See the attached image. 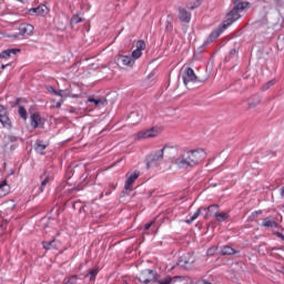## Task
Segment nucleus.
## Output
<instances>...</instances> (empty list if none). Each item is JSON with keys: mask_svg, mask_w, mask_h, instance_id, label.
Wrapping results in <instances>:
<instances>
[{"mask_svg": "<svg viewBox=\"0 0 284 284\" xmlns=\"http://www.w3.org/2000/svg\"><path fill=\"white\" fill-rule=\"evenodd\" d=\"M181 265H192L194 263V257H192V254L186 253L180 258Z\"/></svg>", "mask_w": 284, "mask_h": 284, "instance_id": "23", "label": "nucleus"}, {"mask_svg": "<svg viewBox=\"0 0 284 284\" xmlns=\"http://www.w3.org/2000/svg\"><path fill=\"white\" fill-rule=\"evenodd\" d=\"M261 103V95H253L247 100L248 108H256Z\"/></svg>", "mask_w": 284, "mask_h": 284, "instance_id": "24", "label": "nucleus"}, {"mask_svg": "<svg viewBox=\"0 0 284 284\" xmlns=\"http://www.w3.org/2000/svg\"><path fill=\"white\" fill-rule=\"evenodd\" d=\"M154 136H159V129L151 128L149 130H142L138 132L136 139L141 141V139H154Z\"/></svg>", "mask_w": 284, "mask_h": 284, "instance_id": "6", "label": "nucleus"}, {"mask_svg": "<svg viewBox=\"0 0 284 284\" xmlns=\"http://www.w3.org/2000/svg\"><path fill=\"white\" fill-rule=\"evenodd\" d=\"M153 225H154V221H151V222H149V223H146V224L144 225V230L148 231V230H150V227H152Z\"/></svg>", "mask_w": 284, "mask_h": 284, "instance_id": "40", "label": "nucleus"}, {"mask_svg": "<svg viewBox=\"0 0 284 284\" xmlns=\"http://www.w3.org/2000/svg\"><path fill=\"white\" fill-rule=\"evenodd\" d=\"M136 50H140V51L143 52V50H145V41L139 40V41L136 42Z\"/></svg>", "mask_w": 284, "mask_h": 284, "instance_id": "34", "label": "nucleus"}, {"mask_svg": "<svg viewBox=\"0 0 284 284\" xmlns=\"http://www.w3.org/2000/svg\"><path fill=\"white\" fill-rule=\"evenodd\" d=\"M234 254H239V251L232 248V246H230V245H225L221 250V255L222 256H232Z\"/></svg>", "mask_w": 284, "mask_h": 284, "instance_id": "21", "label": "nucleus"}, {"mask_svg": "<svg viewBox=\"0 0 284 284\" xmlns=\"http://www.w3.org/2000/svg\"><path fill=\"white\" fill-rule=\"evenodd\" d=\"M11 150H17V144H12Z\"/></svg>", "mask_w": 284, "mask_h": 284, "instance_id": "50", "label": "nucleus"}, {"mask_svg": "<svg viewBox=\"0 0 284 284\" xmlns=\"http://www.w3.org/2000/svg\"><path fill=\"white\" fill-rule=\"evenodd\" d=\"M48 92H50L51 94H57V90L54 89V87H48L47 88Z\"/></svg>", "mask_w": 284, "mask_h": 284, "instance_id": "41", "label": "nucleus"}, {"mask_svg": "<svg viewBox=\"0 0 284 284\" xmlns=\"http://www.w3.org/2000/svg\"><path fill=\"white\" fill-rule=\"evenodd\" d=\"M8 141L10 143H17V141H19V138L14 136V135H8Z\"/></svg>", "mask_w": 284, "mask_h": 284, "instance_id": "39", "label": "nucleus"}, {"mask_svg": "<svg viewBox=\"0 0 284 284\" xmlns=\"http://www.w3.org/2000/svg\"><path fill=\"white\" fill-rule=\"evenodd\" d=\"M230 55H231V57H235V55H236V49H232V50L230 51Z\"/></svg>", "mask_w": 284, "mask_h": 284, "instance_id": "43", "label": "nucleus"}, {"mask_svg": "<svg viewBox=\"0 0 284 284\" xmlns=\"http://www.w3.org/2000/svg\"><path fill=\"white\" fill-rule=\"evenodd\" d=\"M88 102L93 103L95 108H101L108 103V100L105 98H89Z\"/></svg>", "mask_w": 284, "mask_h": 284, "instance_id": "19", "label": "nucleus"}, {"mask_svg": "<svg viewBox=\"0 0 284 284\" xmlns=\"http://www.w3.org/2000/svg\"><path fill=\"white\" fill-rule=\"evenodd\" d=\"M99 274V270L93 268L89 272L88 276L90 277V281H94L97 278V275Z\"/></svg>", "mask_w": 284, "mask_h": 284, "instance_id": "32", "label": "nucleus"}, {"mask_svg": "<svg viewBox=\"0 0 284 284\" xmlns=\"http://www.w3.org/2000/svg\"><path fill=\"white\" fill-rule=\"evenodd\" d=\"M8 65H10V64H2L1 70H6L8 68Z\"/></svg>", "mask_w": 284, "mask_h": 284, "instance_id": "48", "label": "nucleus"}, {"mask_svg": "<svg viewBox=\"0 0 284 284\" xmlns=\"http://www.w3.org/2000/svg\"><path fill=\"white\" fill-rule=\"evenodd\" d=\"M43 176H45V172L41 175V179H43Z\"/></svg>", "mask_w": 284, "mask_h": 284, "instance_id": "52", "label": "nucleus"}, {"mask_svg": "<svg viewBox=\"0 0 284 284\" xmlns=\"http://www.w3.org/2000/svg\"><path fill=\"white\" fill-rule=\"evenodd\" d=\"M233 3H243L241 0H233Z\"/></svg>", "mask_w": 284, "mask_h": 284, "instance_id": "49", "label": "nucleus"}, {"mask_svg": "<svg viewBox=\"0 0 284 284\" xmlns=\"http://www.w3.org/2000/svg\"><path fill=\"white\" fill-rule=\"evenodd\" d=\"M143 55V51L139 50V49H135L133 52H132V59L133 61H135L136 59H141V57Z\"/></svg>", "mask_w": 284, "mask_h": 284, "instance_id": "31", "label": "nucleus"}, {"mask_svg": "<svg viewBox=\"0 0 284 284\" xmlns=\"http://www.w3.org/2000/svg\"><path fill=\"white\" fill-rule=\"evenodd\" d=\"M280 194H281L282 199H284V186L281 187Z\"/></svg>", "mask_w": 284, "mask_h": 284, "instance_id": "45", "label": "nucleus"}, {"mask_svg": "<svg viewBox=\"0 0 284 284\" xmlns=\"http://www.w3.org/2000/svg\"><path fill=\"white\" fill-rule=\"evenodd\" d=\"M276 235L278 236V239H282V241H284V235H283V233L277 232Z\"/></svg>", "mask_w": 284, "mask_h": 284, "instance_id": "44", "label": "nucleus"}, {"mask_svg": "<svg viewBox=\"0 0 284 284\" xmlns=\"http://www.w3.org/2000/svg\"><path fill=\"white\" fill-rule=\"evenodd\" d=\"M118 63H122V65H128L129 68H132L134 65V59L130 55H120L116 59Z\"/></svg>", "mask_w": 284, "mask_h": 284, "instance_id": "16", "label": "nucleus"}, {"mask_svg": "<svg viewBox=\"0 0 284 284\" xmlns=\"http://www.w3.org/2000/svg\"><path fill=\"white\" fill-rule=\"evenodd\" d=\"M172 22H170V20H166V30H172Z\"/></svg>", "mask_w": 284, "mask_h": 284, "instance_id": "42", "label": "nucleus"}, {"mask_svg": "<svg viewBox=\"0 0 284 284\" xmlns=\"http://www.w3.org/2000/svg\"><path fill=\"white\" fill-rule=\"evenodd\" d=\"M136 115H139V113L132 112V113L130 114V119H133V116H136Z\"/></svg>", "mask_w": 284, "mask_h": 284, "instance_id": "46", "label": "nucleus"}, {"mask_svg": "<svg viewBox=\"0 0 284 284\" xmlns=\"http://www.w3.org/2000/svg\"><path fill=\"white\" fill-rule=\"evenodd\" d=\"M18 1H21V2H23V0H18Z\"/></svg>", "mask_w": 284, "mask_h": 284, "instance_id": "56", "label": "nucleus"}, {"mask_svg": "<svg viewBox=\"0 0 284 284\" xmlns=\"http://www.w3.org/2000/svg\"><path fill=\"white\" fill-rule=\"evenodd\" d=\"M30 14H36L37 17H45L48 14V7L44 4H41L37 8H31L29 10Z\"/></svg>", "mask_w": 284, "mask_h": 284, "instance_id": "13", "label": "nucleus"}, {"mask_svg": "<svg viewBox=\"0 0 284 284\" xmlns=\"http://www.w3.org/2000/svg\"><path fill=\"white\" fill-rule=\"evenodd\" d=\"M8 194H10V185H8V181L4 180L0 182V199L8 196Z\"/></svg>", "mask_w": 284, "mask_h": 284, "instance_id": "20", "label": "nucleus"}, {"mask_svg": "<svg viewBox=\"0 0 284 284\" xmlns=\"http://www.w3.org/2000/svg\"><path fill=\"white\" fill-rule=\"evenodd\" d=\"M262 227L276 229L278 227V223L276 222V220H274L273 216H267L263 220Z\"/></svg>", "mask_w": 284, "mask_h": 284, "instance_id": "15", "label": "nucleus"}, {"mask_svg": "<svg viewBox=\"0 0 284 284\" xmlns=\"http://www.w3.org/2000/svg\"><path fill=\"white\" fill-rule=\"evenodd\" d=\"M83 22V19H81L78 14H74L72 18H71V26H77L78 23H81Z\"/></svg>", "mask_w": 284, "mask_h": 284, "instance_id": "30", "label": "nucleus"}, {"mask_svg": "<svg viewBox=\"0 0 284 284\" xmlns=\"http://www.w3.org/2000/svg\"><path fill=\"white\" fill-rule=\"evenodd\" d=\"M281 272H282V274H284V266L282 267V271H281Z\"/></svg>", "mask_w": 284, "mask_h": 284, "instance_id": "53", "label": "nucleus"}, {"mask_svg": "<svg viewBox=\"0 0 284 284\" xmlns=\"http://www.w3.org/2000/svg\"><path fill=\"white\" fill-rule=\"evenodd\" d=\"M34 27L32 24H21L19 28V34L26 37V34H32Z\"/></svg>", "mask_w": 284, "mask_h": 284, "instance_id": "17", "label": "nucleus"}, {"mask_svg": "<svg viewBox=\"0 0 284 284\" xmlns=\"http://www.w3.org/2000/svg\"><path fill=\"white\" fill-rule=\"evenodd\" d=\"M219 250L217 246H212L206 251L207 256H214L216 254V251Z\"/></svg>", "mask_w": 284, "mask_h": 284, "instance_id": "35", "label": "nucleus"}, {"mask_svg": "<svg viewBox=\"0 0 284 284\" xmlns=\"http://www.w3.org/2000/svg\"><path fill=\"white\" fill-rule=\"evenodd\" d=\"M163 154H165V148L155 151L148 155V166L154 165V163H160V161L163 159Z\"/></svg>", "mask_w": 284, "mask_h": 284, "instance_id": "7", "label": "nucleus"}, {"mask_svg": "<svg viewBox=\"0 0 284 284\" xmlns=\"http://www.w3.org/2000/svg\"><path fill=\"white\" fill-rule=\"evenodd\" d=\"M201 214H203V207H200L189 220H185V223L189 225L194 223V221H196Z\"/></svg>", "mask_w": 284, "mask_h": 284, "instance_id": "25", "label": "nucleus"}, {"mask_svg": "<svg viewBox=\"0 0 284 284\" xmlns=\"http://www.w3.org/2000/svg\"><path fill=\"white\" fill-rule=\"evenodd\" d=\"M227 219H230V214L225 213V212H221V213H216L215 215V220L219 223H223L224 221H227Z\"/></svg>", "mask_w": 284, "mask_h": 284, "instance_id": "27", "label": "nucleus"}, {"mask_svg": "<svg viewBox=\"0 0 284 284\" xmlns=\"http://www.w3.org/2000/svg\"><path fill=\"white\" fill-rule=\"evenodd\" d=\"M257 214H261V211H258Z\"/></svg>", "mask_w": 284, "mask_h": 284, "instance_id": "55", "label": "nucleus"}, {"mask_svg": "<svg viewBox=\"0 0 284 284\" xmlns=\"http://www.w3.org/2000/svg\"><path fill=\"white\" fill-rule=\"evenodd\" d=\"M225 30L227 29L223 28V24H221L217 29L213 30L210 33L209 38L205 40L204 42L205 45H210V43H214V41L217 40L221 37V34L225 32Z\"/></svg>", "mask_w": 284, "mask_h": 284, "instance_id": "8", "label": "nucleus"}, {"mask_svg": "<svg viewBox=\"0 0 284 284\" xmlns=\"http://www.w3.org/2000/svg\"><path fill=\"white\" fill-rule=\"evenodd\" d=\"M55 108H61V102H58V103L55 104Z\"/></svg>", "mask_w": 284, "mask_h": 284, "instance_id": "51", "label": "nucleus"}, {"mask_svg": "<svg viewBox=\"0 0 284 284\" xmlns=\"http://www.w3.org/2000/svg\"><path fill=\"white\" fill-rule=\"evenodd\" d=\"M42 246L44 250H57V241H44L42 242Z\"/></svg>", "mask_w": 284, "mask_h": 284, "instance_id": "26", "label": "nucleus"}, {"mask_svg": "<svg viewBox=\"0 0 284 284\" xmlns=\"http://www.w3.org/2000/svg\"><path fill=\"white\" fill-rule=\"evenodd\" d=\"M178 19H180L182 23H190L192 21V13H190L186 8L179 7Z\"/></svg>", "mask_w": 284, "mask_h": 284, "instance_id": "9", "label": "nucleus"}, {"mask_svg": "<svg viewBox=\"0 0 284 284\" xmlns=\"http://www.w3.org/2000/svg\"><path fill=\"white\" fill-rule=\"evenodd\" d=\"M39 125H41V115L39 113H33L31 115V128H33V130H37Z\"/></svg>", "mask_w": 284, "mask_h": 284, "instance_id": "22", "label": "nucleus"}, {"mask_svg": "<svg viewBox=\"0 0 284 284\" xmlns=\"http://www.w3.org/2000/svg\"><path fill=\"white\" fill-rule=\"evenodd\" d=\"M274 83H276V80H271V81H268V82L264 85V90H270V88H272V85H274Z\"/></svg>", "mask_w": 284, "mask_h": 284, "instance_id": "38", "label": "nucleus"}, {"mask_svg": "<svg viewBox=\"0 0 284 284\" xmlns=\"http://www.w3.org/2000/svg\"><path fill=\"white\" fill-rule=\"evenodd\" d=\"M233 8L232 10L226 14L222 26L224 29H229L230 26H232V23H235V21H239V19L241 18V12H243V10H246V8H250V2L247 1H243V2H233Z\"/></svg>", "mask_w": 284, "mask_h": 284, "instance_id": "2", "label": "nucleus"}, {"mask_svg": "<svg viewBox=\"0 0 284 284\" xmlns=\"http://www.w3.org/2000/svg\"><path fill=\"white\" fill-rule=\"evenodd\" d=\"M50 183V175H45L44 179L41 182V185L39 187L40 192H43L45 190V185Z\"/></svg>", "mask_w": 284, "mask_h": 284, "instance_id": "29", "label": "nucleus"}, {"mask_svg": "<svg viewBox=\"0 0 284 284\" xmlns=\"http://www.w3.org/2000/svg\"><path fill=\"white\" fill-rule=\"evenodd\" d=\"M139 179V172H134L132 174L128 173L126 174V181L124 184V190L132 192V185H134V182Z\"/></svg>", "mask_w": 284, "mask_h": 284, "instance_id": "10", "label": "nucleus"}, {"mask_svg": "<svg viewBox=\"0 0 284 284\" xmlns=\"http://www.w3.org/2000/svg\"><path fill=\"white\" fill-rule=\"evenodd\" d=\"M19 52H21L19 49H7L0 53V58L10 59V57H16Z\"/></svg>", "mask_w": 284, "mask_h": 284, "instance_id": "18", "label": "nucleus"}, {"mask_svg": "<svg viewBox=\"0 0 284 284\" xmlns=\"http://www.w3.org/2000/svg\"><path fill=\"white\" fill-rule=\"evenodd\" d=\"M257 214H261V211H258Z\"/></svg>", "mask_w": 284, "mask_h": 284, "instance_id": "54", "label": "nucleus"}, {"mask_svg": "<svg viewBox=\"0 0 284 284\" xmlns=\"http://www.w3.org/2000/svg\"><path fill=\"white\" fill-rule=\"evenodd\" d=\"M78 281H79V276L72 275L71 277H69V280L64 284H77Z\"/></svg>", "mask_w": 284, "mask_h": 284, "instance_id": "36", "label": "nucleus"}, {"mask_svg": "<svg viewBox=\"0 0 284 284\" xmlns=\"http://www.w3.org/2000/svg\"><path fill=\"white\" fill-rule=\"evenodd\" d=\"M203 159H205V151L193 150L182 153L174 159L173 163L179 170H187V168H196Z\"/></svg>", "mask_w": 284, "mask_h": 284, "instance_id": "1", "label": "nucleus"}, {"mask_svg": "<svg viewBox=\"0 0 284 284\" xmlns=\"http://www.w3.org/2000/svg\"><path fill=\"white\" fill-rule=\"evenodd\" d=\"M18 113L20 119H23V121L28 120V111L26 110V108L19 106Z\"/></svg>", "mask_w": 284, "mask_h": 284, "instance_id": "28", "label": "nucleus"}, {"mask_svg": "<svg viewBox=\"0 0 284 284\" xmlns=\"http://www.w3.org/2000/svg\"><path fill=\"white\" fill-rule=\"evenodd\" d=\"M199 6H201V0H196L194 3H189L187 9L189 10H196V8H199Z\"/></svg>", "mask_w": 284, "mask_h": 284, "instance_id": "33", "label": "nucleus"}, {"mask_svg": "<svg viewBox=\"0 0 284 284\" xmlns=\"http://www.w3.org/2000/svg\"><path fill=\"white\" fill-rule=\"evenodd\" d=\"M19 103H21V99H16V103H14V105H19Z\"/></svg>", "mask_w": 284, "mask_h": 284, "instance_id": "47", "label": "nucleus"}, {"mask_svg": "<svg viewBox=\"0 0 284 284\" xmlns=\"http://www.w3.org/2000/svg\"><path fill=\"white\" fill-rule=\"evenodd\" d=\"M202 212H204V219L216 216V214H219V204H212L209 207H202Z\"/></svg>", "mask_w": 284, "mask_h": 284, "instance_id": "11", "label": "nucleus"}, {"mask_svg": "<svg viewBox=\"0 0 284 284\" xmlns=\"http://www.w3.org/2000/svg\"><path fill=\"white\" fill-rule=\"evenodd\" d=\"M55 97H68V93L65 92V90H57L55 91Z\"/></svg>", "mask_w": 284, "mask_h": 284, "instance_id": "37", "label": "nucleus"}, {"mask_svg": "<svg viewBox=\"0 0 284 284\" xmlns=\"http://www.w3.org/2000/svg\"><path fill=\"white\" fill-rule=\"evenodd\" d=\"M138 278L140 283H144V284L152 283V281L156 280V273H154L153 270L146 268L140 273Z\"/></svg>", "mask_w": 284, "mask_h": 284, "instance_id": "4", "label": "nucleus"}, {"mask_svg": "<svg viewBox=\"0 0 284 284\" xmlns=\"http://www.w3.org/2000/svg\"><path fill=\"white\" fill-rule=\"evenodd\" d=\"M49 145H50L49 142H45L43 140H36L34 150L38 154L45 156V152H43V151H45Z\"/></svg>", "mask_w": 284, "mask_h": 284, "instance_id": "12", "label": "nucleus"}, {"mask_svg": "<svg viewBox=\"0 0 284 284\" xmlns=\"http://www.w3.org/2000/svg\"><path fill=\"white\" fill-rule=\"evenodd\" d=\"M0 123L8 130L12 128V122H10V118L8 116V109L3 104H0Z\"/></svg>", "mask_w": 284, "mask_h": 284, "instance_id": "5", "label": "nucleus"}, {"mask_svg": "<svg viewBox=\"0 0 284 284\" xmlns=\"http://www.w3.org/2000/svg\"><path fill=\"white\" fill-rule=\"evenodd\" d=\"M181 281H183V276H168V277H164L160 281H158L159 284H179L181 283Z\"/></svg>", "mask_w": 284, "mask_h": 284, "instance_id": "14", "label": "nucleus"}, {"mask_svg": "<svg viewBox=\"0 0 284 284\" xmlns=\"http://www.w3.org/2000/svg\"><path fill=\"white\" fill-rule=\"evenodd\" d=\"M182 79L184 85H187V83H203V80L199 79L196 73H194V70L190 67L184 70Z\"/></svg>", "mask_w": 284, "mask_h": 284, "instance_id": "3", "label": "nucleus"}]
</instances>
